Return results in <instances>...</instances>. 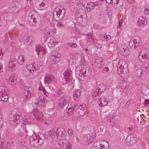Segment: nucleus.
I'll return each instance as SVG.
<instances>
[{
	"label": "nucleus",
	"instance_id": "nucleus-40",
	"mask_svg": "<svg viewBox=\"0 0 149 149\" xmlns=\"http://www.w3.org/2000/svg\"><path fill=\"white\" fill-rule=\"evenodd\" d=\"M56 43H57L56 41L55 42L53 40L51 39L48 43V45L49 47H53Z\"/></svg>",
	"mask_w": 149,
	"mask_h": 149
},
{
	"label": "nucleus",
	"instance_id": "nucleus-51",
	"mask_svg": "<svg viewBox=\"0 0 149 149\" xmlns=\"http://www.w3.org/2000/svg\"><path fill=\"white\" fill-rule=\"evenodd\" d=\"M146 72H145V71H142L140 74L141 76L139 77L141 79H144L146 78Z\"/></svg>",
	"mask_w": 149,
	"mask_h": 149
},
{
	"label": "nucleus",
	"instance_id": "nucleus-13",
	"mask_svg": "<svg viewBox=\"0 0 149 149\" xmlns=\"http://www.w3.org/2000/svg\"><path fill=\"white\" fill-rule=\"evenodd\" d=\"M37 13L34 11H32L30 12L28 17V20L29 22L31 23L35 21L36 17H37Z\"/></svg>",
	"mask_w": 149,
	"mask_h": 149
},
{
	"label": "nucleus",
	"instance_id": "nucleus-16",
	"mask_svg": "<svg viewBox=\"0 0 149 149\" xmlns=\"http://www.w3.org/2000/svg\"><path fill=\"white\" fill-rule=\"evenodd\" d=\"M35 50L37 52V54L38 55H39L40 54L44 55L46 52L45 49L39 45L36 46V47Z\"/></svg>",
	"mask_w": 149,
	"mask_h": 149
},
{
	"label": "nucleus",
	"instance_id": "nucleus-44",
	"mask_svg": "<svg viewBox=\"0 0 149 149\" xmlns=\"http://www.w3.org/2000/svg\"><path fill=\"white\" fill-rule=\"evenodd\" d=\"M141 67L143 68L142 70L143 71H146L148 72L149 71V65L146 64V65H143Z\"/></svg>",
	"mask_w": 149,
	"mask_h": 149
},
{
	"label": "nucleus",
	"instance_id": "nucleus-8",
	"mask_svg": "<svg viewBox=\"0 0 149 149\" xmlns=\"http://www.w3.org/2000/svg\"><path fill=\"white\" fill-rule=\"evenodd\" d=\"M58 55V53L56 51H53L52 52V54L50 56V61L52 64L55 63L59 61V58Z\"/></svg>",
	"mask_w": 149,
	"mask_h": 149
},
{
	"label": "nucleus",
	"instance_id": "nucleus-10",
	"mask_svg": "<svg viewBox=\"0 0 149 149\" xmlns=\"http://www.w3.org/2000/svg\"><path fill=\"white\" fill-rule=\"evenodd\" d=\"M139 61L143 63H145L147 62L148 57L147 54L144 53V51L142 50L139 56Z\"/></svg>",
	"mask_w": 149,
	"mask_h": 149
},
{
	"label": "nucleus",
	"instance_id": "nucleus-22",
	"mask_svg": "<svg viewBox=\"0 0 149 149\" xmlns=\"http://www.w3.org/2000/svg\"><path fill=\"white\" fill-rule=\"evenodd\" d=\"M44 81L47 84H49L51 82H55V79L53 76L47 75L45 77Z\"/></svg>",
	"mask_w": 149,
	"mask_h": 149
},
{
	"label": "nucleus",
	"instance_id": "nucleus-35",
	"mask_svg": "<svg viewBox=\"0 0 149 149\" xmlns=\"http://www.w3.org/2000/svg\"><path fill=\"white\" fill-rule=\"evenodd\" d=\"M31 119L27 116H26L23 118L22 123L24 125L29 124L30 122Z\"/></svg>",
	"mask_w": 149,
	"mask_h": 149
},
{
	"label": "nucleus",
	"instance_id": "nucleus-46",
	"mask_svg": "<svg viewBox=\"0 0 149 149\" xmlns=\"http://www.w3.org/2000/svg\"><path fill=\"white\" fill-rule=\"evenodd\" d=\"M107 100H106V102H111L113 100V97L111 95L107 97L106 98Z\"/></svg>",
	"mask_w": 149,
	"mask_h": 149
},
{
	"label": "nucleus",
	"instance_id": "nucleus-61",
	"mask_svg": "<svg viewBox=\"0 0 149 149\" xmlns=\"http://www.w3.org/2000/svg\"><path fill=\"white\" fill-rule=\"evenodd\" d=\"M103 37L104 38V39H106L107 40H109L111 38V37L109 35L104 36V35Z\"/></svg>",
	"mask_w": 149,
	"mask_h": 149
},
{
	"label": "nucleus",
	"instance_id": "nucleus-32",
	"mask_svg": "<svg viewBox=\"0 0 149 149\" xmlns=\"http://www.w3.org/2000/svg\"><path fill=\"white\" fill-rule=\"evenodd\" d=\"M91 69L88 66L86 69L84 71V72H83L84 75L85 76H89L91 74Z\"/></svg>",
	"mask_w": 149,
	"mask_h": 149
},
{
	"label": "nucleus",
	"instance_id": "nucleus-25",
	"mask_svg": "<svg viewBox=\"0 0 149 149\" xmlns=\"http://www.w3.org/2000/svg\"><path fill=\"white\" fill-rule=\"evenodd\" d=\"M81 94V91L79 90H77L75 91L73 97L74 99L76 102H78L79 100Z\"/></svg>",
	"mask_w": 149,
	"mask_h": 149
},
{
	"label": "nucleus",
	"instance_id": "nucleus-50",
	"mask_svg": "<svg viewBox=\"0 0 149 149\" xmlns=\"http://www.w3.org/2000/svg\"><path fill=\"white\" fill-rule=\"evenodd\" d=\"M69 46L72 48H76L77 47V44L76 43L71 42L69 43Z\"/></svg>",
	"mask_w": 149,
	"mask_h": 149
},
{
	"label": "nucleus",
	"instance_id": "nucleus-7",
	"mask_svg": "<svg viewBox=\"0 0 149 149\" xmlns=\"http://www.w3.org/2000/svg\"><path fill=\"white\" fill-rule=\"evenodd\" d=\"M58 145L61 148L65 149H71L72 146L70 143L65 139H61L58 142Z\"/></svg>",
	"mask_w": 149,
	"mask_h": 149
},
{
	"label": "nucleus",
	"instance_id": "nucleus-4",
	"mask_svg": "<svg viewBox=\"0 0 149 149\" xmlns=\"http://www.w3.org/2000/svg\"><path fill=\"white\" fill-rule=\"evenodd\" d=\"M107 86L103 84H102L99 86L93 94V97L95 100L98 98L101 93L106 90Z\"/></svg>",
	"mask_w": 149,
	"mask_h": 149
},
{
	"label": "nucleus",
	"instance_id": "nucleus-36",
	"mask_svg": "<svg viewBox=\"0 0 149 149\" xmlns=\"http://www.w3.org/2000/svg\"><path fill=\"white\" fill-rule=\"evenodd\" d=\"M8 36L7 34V36L8 38L9 37L12 39L13 40H15L16 39V38L15 37L17 35L15 34V32H13V33H8Z\"/></svg>",
	"mask_w": 149,
	"mask_h": 149
},
{
	"label": "nucleus",
	"instance_id": "nucleus-37",
	"mask_svg": "<svg viewBox=\"0 0 149 149\" xmlns=\"http://www.w3.org/2000/svg\"><path fill=\"white\" fill-rule=\"evenodd\" d=\"M142 69L143 68L141 66V68L137 69L134 72L136 74V76L138 77H140V76H141L140 74H141L142 72L143 71V70Z\"/></svg>",
	"mask_w": 149,
	"mask_h": 149
},
{
	"label": "nucleus",
	"instance_id": "nucleus-53",
	"mask_svg": "<svg viewBox=\"0 0 149 149\" xmlns=\"http://www.w3.org/2000/svg\"><path fill=\"white\" fill-rule=\"evenodd\" d=\"M87 40L88 41H90L92 43L94 42V39L93 38L92 36H90V37H88Z\"/></svg>",
	"mask_w": 149,
	"mask_h": 149
},
{
	"label": "nucleus",
	"instance_id": "nucleus-21",
	"mask_svg": "<svg viewBox=\"0 0 149 149\" xmlns=\"http://www.w3.org/2000/svg\"><path fill=\"white\" fill-rule=\"evenodd\" d=\"M17 79V75L16 74H12L8 79L9 83L11 85L14 84L16 83Z\"/></svg>",
	"mask_w": 149,
	"mask_h": 149
},
{
	"label": "nucleus",
	"instance_id": "nucleus-23",
	"mask_svg": "<svg viewBox=\"0 0 149 149\" xmlns=\"http://www.w3.org/2000/svg\"><path fill=\"white\" fill-rule=\"evenodd\" d=\"M75 74L79 80L83 81L84 79L85 76L84 75L83 72L81 71L75 70Z\"/></svg>",
	"mask_w": 149,
	"mask_h": 149
},
{
	"label": "nucleus",
	"instance_id": "nucleus-14",
	"mask_svg": "<svg viewBox=\"0 0 149 149\" xmlns=\"http://www.w3.org/2000/svg\"><path fill=\"white\" fill-rule=\"evenodd\" d=\"M134 138L131 135L127 136L126 139V142L127 145L131 146L136 142Z\"/></svg>",
	"mask_w": 149,
	"mask_h": 149
},
{
	"label": "nucleus",
	"instance_id": "nucleus-43",
	"mask_svg": "<svg viewBox=\"0 0 149 149\" xmlns=\"http://www.w3.org/2000/svg\"><path fill=\"white\" fill-rule=\"evenodd\" d=\"M94 146H96L99 149H102V145L100 141L98 142H95L94 143Z\"/></svg>",
	"mask_w": 149,
	"mask_h": 149
},
{
	"label": "nucleus",
	"instance_id": "nucleus-30",
	"mask_svg": "<svg viewBox=\"0 0 149 149\" xmlns=\"http://www.w3.org/2000/svg\"><path fill=\"white\" fill-rule=\"evenodd\" d=\"M70 100V97L65 96L61 98L59 100V102H69Z\"/></svg>",
	"mask_w": 149,
	"mask_h": 149
},
{
	"label": "nucleus",
	"instance_id": "nucleus-9",
	"mask_svg": "<svg viewBox=\"0 0 149 149\" xmlns=\"http://www.w3.org/2000/svg\"><path fill=\"white\" fill-rule=\"evenodd\" d=\"M31 115H33L34 117L36 119L42 120L43 119V114L38 110V109H34V111H32L31 113Z\"/></svg>",
	"mask_w": 149,
	"mask_h": 149
},
{
	"label": "nucleus",
	"instance_id": "nucleus-58",
	"mask_svg": "<svg viewBox=\"0 0 149 149\" xmlns=\"http://www.w3.org/2000/svg\"><path fill=\"white\" fill-rule=\"evenodd\" d=\"M67 132L68 134L70 136H71L73 134V131L71 129H69L68 130Z\"/></svg>",
	"mask_w": 149,
	"mask_h": 149
},
{
	"label": "nucleus",
	"instance_id": "nucleus-59",
	"mask_svg": "<svg viewBox=\"0 0 149 149\" xmlns=\"http://www.w3.org/2000/svg\"><path fill=\"white\" fill-rule=\"evenodd\" d=\"M107 103H98L99 106L101 107L107 105Z\"/></svg>",
	"mask_w": 149,
	"mask_h": 149
},
{
	"label": "nucleus",
	"instance_id": "nucleus-56",
	"mask_svg": "<svg viewBox=\"0 0 149 149\" xmlns=\"http://www.w3.org/2000/svg\"><path fill=\"white\" fill-rule=\"evenodd\" d=\"M122 106L124 108L127 109L129 107V104H127V103H123L122 104Z\"/></svg>",
	"mask_w": 149,
	"mask_h": 149
},
{
	"label": "nucleus",
	"instance_id": "nucleus-15",
	"mask_svg": "<svg viewBox=\"0 0 149 149\" xmlns=\"http://www.w3.org/2000/svg\"><path fill=\"white\" fill-rule=\"evenodd\" d=\"M118 65L120 72L123 70V69H127V64L125 61L120 60L119 61Z\"/></svg>",
	"mask_w": 149,
	"mask_h": 149
},
{
	"label": "nucleus",
	"instance_id": "nucleus-45",
	"mask_svg": "<svg viewBox=\"0 0 149 149\" xmlns=\"http://www.w3.org/2000/svg\"><path fill=\"white\" fill-rule=\"evenodd\" d=\"M44 21L47 23H48L50 22L49 21L50 17L48 15H45L44 17Z\"/></svg>",
	"mask_w": 149,
	"mask_h": 149
},
{
	"label": "nucleus",
	"instance_id": "nucleus-12",
	"mask_svg": "<svg viewBox=\"0 0 149 149\" xmlns=\"http://www.w3.org/2000/svg\"><path fill=\"white\" fill-rule=\"evenodd\" d=\"M33 40V37L29 35H27L23 37V41L24 45L26 46L30 45Z\"/></svg>",
	"mask_w": 149,
	"mask_h": 149
},
{
	"label": "nucleus",
	"instance_id": "nucleus-42",
	"mask_svg": "<svg viewBox=\"0 0 149 149\" xmlns=\"http://www.w3.org/2000/svg\"><path fill=\"white\" fill-rule=\"evenodd\" d=\"M107 120L108 122L113 123L116 122V119L114 117H108L107 118Z\"/></svg>",
	"mask_w": 149,
	"mask_h": 149
},
{
	"label": "nucleus",
	"instance_id": "nucleus-34",
	"mask_svg": "<svg viewBox=\"0 0 149 149\" xmlns=\"http://www.w3.org/2000/svg\"><path fill=\"white\" fill-rule=\"evenodd\" d=\"M35 64V66L36 67L35 69H37L38 70V72H42L44 70V68L43 65H37L36 66V64L34 62L32 64Z\"/></svg>",
	"mask_w": 149,
	"mask_h": 149
},
{
	"label": "nucleus",
	"instance_id": "nucleus-64",
	"mask_svg": "<svg viewBox=\"0 0 149 149\" xmlns=\"http://www.w3.org/2000/svg\"><path fill=\"white\" fill-rule=\"evenodd\" d=\"M144 12L145 14L148 15L149 14V9L146 8L144 10Z\"/></svg>",
	"mask_w": 149,
	"mask_h": 149
},
{
	"label": "nucleus",
	"instance_id": "nucleus-57",
	"mask_svg": "<svg viewBox=\"0 0 149 149\" xmlns=\"http://www.w3.org/2000/svg\"><path fill=\"white\" fill-rule=\"evenodd\" d=\"M45 102V99L44 98V97L43 96H41L39 100L38 101V102Z\"/></svg>",
	"mask_w": 149,
	"mask_h": 149
},
{
	"label": "nucleus",
	"instance_id": "nucleus-3",
	"mask_svg": "<svg viewBox=\"0 0 149 149\" xmlns=\"http://www.w3.org/2000/svg\"><path fill=\"white\" fill-rule=\"evenodd\" d=\"M15 110L13 111L9 117V122L13 125H15L20 121V116L21 113L17 110L15 113Z\"/></svg>",
	"mask_w": 149,
	"mask_h": 149
},
{
	"label": "nucleus",
	"instance_id": "nucleus-19",
	"mask_svg": "<svg viewBox=\"0 0 149 149\" xmlns=\"http://www.w3.org/2000/svg\"><path fill=\"white\" fill-rule=\"evenodd\" d=\"M65 132L63 128L62 127L57 128L56 133V136L57 138L58 137H62L63 135Z\"/></svg>",
	"mask_w": 149,
	"mask_h": 149
},
{
	"label": "nucleus",
	"instance_id": "nucleus-1",
	"mask_svg": "<svg viewBox=\"0 0 149 149\" xmlns=\"http://www.w3.org/2000/svg\"><path fill=\"white\" fill-rule=\"evenodd\" d=\"M44 139L42 134L40 135V136H39V137H37L35 135L34 137L30 138L29 144L33 148H40L43 143Z\"/></svg>",
	"mask_w": 149,
	"mask_h": 149
},
{
	"label": "nucleus",
	"instance_id": "nucleus-63",
	"mask_svg": "<svg viewBox=\"0 0 149 149\" xmlns=\"http://www.w3.org/2000/svg\"><path fill=\"white\" fill-rule=\"evenodd\" d=\"M19 135L22 139H25L26 138L25 136L22 132H21L19 133Z\"/></svg>",
	"mask_w": 149,
	"mask_h": 149
},
{
	"label": "nucleus",
	"instance_id": "nucleus-48",
	"mask_svg": "<svg viewBox=\"0 0 149 149\" xmlns=\"http://www.w3.org/2000/svg\"><path fill=\"white\" fill-rule=\"evenodd\" d=\"M83 19H85V18L83 17V16L82 15H81L77 17V20L79 23H80L82 22Z\"/></svg>",
	"mask_w": 149,
	"mask_h": 149
},
{
	"label": "nucleus",
	"instance_id": "nucleus-33",
	"mask_svg": "<svg viewBox=\"0 0 149 149\" xmlns=\"http://www.w3.org/2000/svg\"><path fill=\"white\" fill-rule=\"evenodd\" d=\"M129 46L132 48L133 47L134 49H135L136 50H138L139 49V47L137 46H136V44L134 42L132 39L131 40L129 43Z\"/></svg>",
	"mask_w": 149,
	"mask_h": 149
},
{
	"label": "nucleus",
	"instance_id": "nucleus-55",
	"mask_svg": "<svg viewBox=\"0 0 149 149\" xmlns=\"http://www.w3.org/2000/svg\"><path fill=\"white\" fill-rule=\"evenodd\" d=\"M38 103H33L32 104L33 108V111H34V109H37L36 108L38 107Z\"/></svg>",
	"mask_w": 149,
	"mask_h": 149
},
{
	"label": "nucleus",
	"instance_id": "nucleus-18",
	"mask_svg": "<svg viewBox=\"0 0 149 149\" xmlns=\"http://www.w3.org/2000/svg\"><path fill=\"white\" fill-rule=\"evenodd\" d=\"M132 40L136 44V46L139 47V49L142 45L140 37L138 36H136L133 37Z\"/></svg>",
	"mask_w": 149,
	"mask_h": 149
},
{
	"label": "nucleus",
	"instance_id": "nucleus-62",
	"mask_svg": "<svg viewBox=\"0 0 149 149\" xmlns=\"http://www.w3.org/2000/svg\"><path fill=\"white\" fill-rule=\"evenodd\" d=\"M51 121L48 120H46L45 122V124L47 125H49L51 123Z\"/></svg>",
	"mask_w": 149,
	"mask_h": 149
},
{
	"label": "nucleus",
	"instance_id": "nucleus-26",
	"mask_svg": "<svg viewBox=\"0 0 149 149\" xmlns=\"http://www.w3.org/2000/svg\"><path fill=\"white\" fill-rule=\"evenodd\" d=\"M137 23L140 26H144L147 24V21L145 18L142 17H140Z\"/></svg>",
	"mask_w": 149,
	"mask_h": 149
},
{
	"label": "nucleus",
	"instance_id": "nucleus-11",
	"mask_svg": "<svg viewBox=\"0 0 149 149\" xmlns=\"http://www.w3.org/2000/svg\"><path fill=\"white\" fill-rule=\"evenodd\" d=\"M24 93L26 97L25 99L26 100L32 95L33 91L31 88L26 86L24 88Z\"/></svg>",
	"mask_w": 149,
	"mask_h": 149
},
{
	"label": "nucleus",
	"instance_id": "nucleus-17",
	"mask_svg": "<svg viewBox=\"0 0 149 149\" xmlns=\"http://www.w3.org/2000/svg\"><path fill=\"white\" fill-rule=\"evenodd\" d=\"M16 62L14 59L12 58L10 60L8 63V70L11 71H13V70L15 69L16 66Z\"/></svg>",
	"mask_w": 149,
	"mask_h": 149
},
{
	"label": "nucleus",
	"instance_id": "nucleus-38",
	"mask_svg": "<svg viewBox=\"0 0 149 149\" xmlns=\"http://www.w3.org/2000/svg\"><path fill=\"white\" fill-rule=\"evenodd\" d=\"M69 104H68V106L67 107V108L66 109V111L68 114V115L69 116L72 114V112L73 111L74 108L73 107H69L68 108V107Z\"/></svg>",
	"mask_w": 149,
	"mask_h": 149
},
{
	"label": "nucleus",
	"instance_id": "nucleus-47",
	"mask_svg": "<svg viewBox=\"0 0 149 149\" xmlns=\"http://www.w3.org/2000/svg\"><path fill=\"white\" fill-rule=\"evenodd\" d=\"M84 103H82L79 106V108L81 110H83L86 107V105L84 104Z\"/></svg>",
	"mask_w": 149,
	"mask_h": 149
},
{
	"label": "nucleus",
	"instance_id": "nucleus-31",
	"mask_svg": "<svg viewBox=\"0 0 149 149\" xmlns=\"http://www.w3.org/2000/svg\"><path fill=\"white\" fill-rule=\"evenodd\" d=\"M17 61L19 65H23L25 63L24 57L23 56H19L18 57Z\"/></svg>",
	"mask_w": 149,
	"mask_h": 149
},
{
	"label": "nucleus",
	"instance_id": "nucleus-54",
	"mask_svg": "<svg viewBox=\"0 0 149 149\" xmlns=\"http://www.w3.org/2000/svg\"><path fill=\"white\" fill-rule=\"evenodd\" d=\"M58 27H61L65 26V25L63 24L61 22H58L56 25Z\"/></svg>",
	"mask_w": 149,
	"mask_h": 149
},
{
	"label": "nucleus",
	"instance_id": "nucleus-20",
	"mask_svg": "<svg viewBox=\"0 0 149 149\" xmlns=\"http://www.w3.org/2000/svg\"><path fill=\"white\" fill-rule=\"evenodd\" d=\"M24 130H25V135L28 136L30 137V138L31 137H34V136H35V133L32 130L29 129V128H26V127L24 128Z\"/></svg>",
	"mask_w": 149,
	"mask_h": 149
},
{
	"label": "nucleus",
	"instance_id": "nucleus-5",
	"mask_svg": "<svg viewBox=\"0 0 149 149\" xmlns=\"http://www.w3.org/2000/svg\"><path fill=\"white\" fill-rule=\"evenodd\" d=\"M8 90L6 87L0 86V102L6 101L8 99Z\"/></svg>",
	"mask_w": 149,
	"mask_h": 149
},
{
	"label": "nucleus",
	"instance_id": "nucleus-41",
	"mask_svg": "<svg viewBox=\"0 0 149 149\" xmlns=\"http://www.w3.org/2000/svg\"><path fill=\"white\" fill-rule=\"evenodd\" d=\"M87 141L88 143H91L93 141L94 137L91 136L90 135L88 134L86 136Z\"/></svg>",
	"mask_w": 149,
	"mask_h": 149
},
{
	"label": "nucleus",
	"instance_id": "nucleus-29",
	"mask_svg": "<svg viewBox=\"0 0 149 149\" xmlns=\"http://www.w3.org/2000/svg\"><path fill=\"white\" fill-rule=\"evenodd\" d=\"M94 8H95V5L93 3H89L87 4L86 9L88 12L91 11V10L94 9Z\"/></svg>",
	"mask_w": 149,
	"mask_h": 149
},
{
	"label": "nucleus",
	"instance_id": "nucleus-60",
	"mask_svg": "<svg viewBox=\"0 0 149 149\" xmlns=\"http://www.w3.org/2000/svg\"><path fill=\"white\" fill-rule=\"evenodd\" d=\"M2 145L0 147V149H7V147L6 145H3L2 143H1Z\"/></svg>",
	"mask_w": 149,
	"mask_h": 149
},
{
	"label": "nucleus",
	"instance_id": "nucleus-49",
	"mask_svg": "<svg viewBox=\"0 0 149 149\" xmlns=\"http://www.w3.org/2000/svg\"><path fill=\"white\" fill-rule=\"evenodd\" d=\"M109 70V68L108 67H104L102 70V72L104 74H106Z\"/></svg>",
	"mask_w": 149,
	"mask_h": 149
},
{
	"label": "nucleus",
	"instance_id": "nucleus-24",
	"mask_svg": "<svg viewBox=\"0 0 149 149\" xmlns=\"http://www.w3.org/2000/svg\"><path fill=\"white\" fill-rule=\"evenodd\" d=\"M56 129L57 128H54L48 131L47 133V135H49L53 139H54L56 136Z\"/></svg>",
	"mask_w": 149,
	"mask_h": 149
},
{
	"label": "nucleus",
	"instance_id": "nucleus-28",
	"mask_svg": "<svg viewBox=\"0 0 149 149\" xmlns=\"http://www.w3.org/2000/svg\"><path fill=\"white\" fill-rule=\"evenodd\" d=\"M70 73L69 70L65 71L63 73V75L65 80L67 82H68L70 80L69 77L70 76Z\"/></svg>",
	"mask_w": 149,
	"mask_h": 149
},
{
	"label": "nucleus",
	"instance_id": "nucleus-6",
	"mask_svg": "<svg viewBox=\"0 0 149 149\" xmlns=\"http://www.w3.org/2000/svg\"><path fill=\"white\" fill-rule=\"evenodd\" d=\"M36 67L35 64L32 63L27 64L24 67L23 70V72L24 75L25 76L27 77L30 74V71H33L35 69Z\"/></svg>",
	"mask_w": 149,
	"mask_h": 149
},
{
	"label": "nucleus",
	"instance_id": "nucleus-39",
	"mask_svg": "<svg viewBox=\"0 0 149 149\" xmlns=\"http://www.w3.org/2000/svg\"><path fill=\"white\" fill-rule=\"evenodd\" d=\"M45 5V3L42 2L41 3H39L38 5L37 6V7L39 10H42L44 9Z\"/></svg>",
	"mask_w": 149,
	"mask_h": 149
},
{
	"label": "nucleus",
	"instance_id": "nucleus-2",
	"mask_svg": "<svg viewBox=\"0 0 149 149\" xmlns=\"http://www.w3.org/2000/svg\"><path fill=\"white\" fill-rule=\"evenodd\" d=\"M65 13V9L60 7H57L54 10L53 17L54 19L59 21L63 19Z\"/></svg>",
	"mask_w": 149,
	"mask_h": 149
},
{
	"label": "nucleus",
	"instance_id": "nucleus-52",
	"mask_svg": "<svg viewBox=\"0 0 149 149\" xmlns=\"http://www.w3.org/2000/svg\"><path fill=\"white\" fill-rule=\"evenodd\" d=\"M106 100H107L106 97H102L99 99V101L100 102H106Z\"/></svg>",
	"mask_w": 149,
	"mask_h": 149
},
{
	"label": "nucleus",
	"instance_id": "nucleus-27",
	"mask_svg": "<svg viewBox=\"0 0 149 149\" xmlns=\"http://www.w3.org/2000/svg\"><path fill=\"white\" fill-rule=\"evenodd\" d=\"M87 66H88V65L81 64L78 66L76 68L75 70H76L81 71V72H84V71L87 68Z\"/></svg>",
	"mask_w": 149,
	"mask_h": 149
}]
</instances>
